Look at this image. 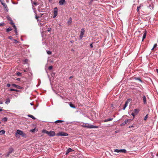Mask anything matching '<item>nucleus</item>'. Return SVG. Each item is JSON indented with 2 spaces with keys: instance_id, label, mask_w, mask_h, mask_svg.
<instances>
[{
  "instance_id": "obj_58",
  "label": "nucleus",
  "mask_w": 158,
  "mask_h": 158,
  "mask_svg": "<svg viewBox=\"0 0 158 158\" xmlns=\"http://www.w3.org/2000/svg\"><path fill=\"white\" fill-rule=\"evenodd\" d=\"M133 127V126H130L129 127V128H131V127Z\"/></svg>"
},
{
  "instance_id": "obj_9",
  "label": "nucleus",
  "mask_w": 158,
  "mask_h": 158,
  "mask_svg": "<svg viewBox=\"0 0 158 158\" xmlns=\"http://www.w3.org/2000/svg\"><path fill=\"white\" fill-rule=\"evenodd\" d=\"M130 102V100H128L127 101H126L125 103V104L124 106V107L123 108V110H125L127 106L128 105V103L129 102Z\"/></svg>"
},
{
  "instance_id": "obj_3",
  "label": "nucleus",
  "mask_w": 158,
  "mask_h": 158,
  "mask_svg": "<svg viewBox=\"0 0 158 158\" xmlns=\"http://www.w3.org/2000/svg\"><path fill=\"white\" fill-rule=\"evenodd\" d=\"M68 134L67 133L64 132H60L56 134V135L57 136H67Z\"/></svg>"
},
{
  "instance_id": "obj_62",
  "label": "nucleus",
  "mask_w": 158,
  "mask_h": 158,
  "mask_svg": "<svg viewBox=\"0 0 158 158\" xmlns=\"http://www.w3.org/2000/svg\"><path fill=\"white\" fill-rule=\"evenodd\" d=\"M2 111V109H0V112Z\"/></svg>"
},
{
  "instance_id": "obj_16",
  "label": "nucleus",
  "mask_w": 158,
  "mask_h": 158,
  "mask_svg": "<svg viewBox=\"0 0 158 158\" xmlns=\"http://www.w3.org/2000/svg\"><path fill=\"white\" fill-rule=\"evenodd\" d=\"M126 152H127V151L125 149H124L120 150V152H123V153H126Z\"/></svg>"
},
{
  "instance_id": "obj_55",
  "label": "nucleus",
  "mask_w": 158,
  "mask_h": 158,
  "mask_svg": "<svg viewBox=\"0 0 158 158\" xmlns=\"http://www.w3.org/2000/svg\"><path fill=\"white\" fill-rule=\"evenodd\" d=\"M136 79L139 80V81L140 82H142V81H141V79H139V78H137Z\"/></svg>"
},
{
  "instance_id": "obj_48",
  "label": "nucleus",
  "mask_w": 158,
  "mask_h": 158,
  "mask_svg": "<svg viewBox=\"0 0 158 158\" xmlns=\"http://www.w3.org/2000/svg\"><path fill=\"white\" fill-rule=\"evenodd\" d=\"M39 18V17L38 16H37V15H35V18L36 19H38Z\"/></svg>"
},
{
  "instance_id": "obj_28",
  "label": "nucleus",
  "mask_w": 158,
  "mask_h": 158,
  "mask_svg": "<svg viewBox=\"0 0 158 158\" xmlns=\"http://www.w3.org/2000/svg\"><path fill=\"white\" fill-rule=\"evenodd\" d=\"M114 152H117V153H118L120 152V150L116 149L114 150Z\"/></svg>"
},
{
  "instance_id": "obj_63",
  "label": "nucleus",
  "mask_w": 158,
  "mask_h": 158,
  "mask_svg": "<svg viewBox=\"0 0 158 158\" xmlns=\"http://www.w3.org/2000/svg\"><path fill=\"white\" fill-rule=\"evenodd\" d=\"M151 6H149V7H151Z\"/></svg>"
},
{
  "instance_id": "obj_60",
  "label": "nucleus",
  "mask_w": 158,
  "mask_h": 158,
  "mask_svg": "<svg viewBox=\"0 0 158 158\" xmlns=\"http://www.w3.org/2000/svg\"><path fill=\"white\" fill-rule=\"evenodd\" d=\"M154 48H153V47L152 48V50H153V49H154Z\"/></svg>"
},
{
  "instance_id": "obj_39",
  "label": "nucleus",
  "mask_w": 158,
  "mask_h": 158,
  "mask_svg": "<svg viewBox=\"0 0 158 158\" xmlns=\"http://www.w3.org/2000/svg\"><path fill=\"white\" fill-rule=\"evenodd\" d=\"M17 75H18V76H21L22 74L21 73H19V72H18V73H17Z\"/></svg>"
},
{
  "instance_id": "obj_43",
  "label": "nucleus",
  "mask_w": 158,
  "mask_h": 158,
  "mask_svg": "<svg viewBox=\"0 0 158 158\" xmlns=\"http://www.w3.org/2000/svg\"><path fill=\"white\" fill-rule=\"evenodd\" d=\"M140 9V7H137V12H138L139 11V10Z\"/></svg>"
},
{
  "instance_id": "obj_51",
  "label": "nucleus",
  "mask_w": 158,
  "mask_h": 158,
  "mask_svg": "<svg viewBox=\"0 0 158 158\" xmlns=\"http://www.w3.org/2000/svg\"><path fill=\"white\" fill-rule=\"evenodd\" d=\"M7 87H10V84H7Z\"/></svg>"
},
{
  "instance_id": "obj_49",
  "label": "nucleus",
  "mask_w": 158,
  "mask_h": 158,
  "mask_svg": "<svg viewBox=\"0 0 158 158\" xmlns=\"http://www.w3.org/2000/svg\"><path fill=\"white\" fill-rule=\"evenodd\" d=\"M4 0H0V2L1 3H2V4L4 3Z\"/></svg>"
},
{
  "instance_id": "obj_23",
  "label": "nucleus",
  "mask_w": 158,
  "mask_h": 158,
  "mask_svg": "<svg viewBox=\"0 0 158 158\" xmlns=\"http://www.w3.org/2000/svg\"><path fill=\"white\" fill-rule=\"evenodd\" d=\"M12 30V29L11 27H8L6 30V32H9L10 31Z\"/></svg>"
},
{
  "instance_id": "obj_50",
  "label": "nucleus",
  "mask_w": 158,
  "mask_h": 158,
  "mask_svg": "<svg viewBox=\"0 0 158 158\" xmlns=\"http://www.w3.org/2000/svg\"><path fill=\"white\" fill-rule=\"evenodd\" d=\"M90 48H92L93 47V46L92 44H90Z\"/></svg>"
},
{
  "instance_id": "obj_24",
  "label": "nucleus",
  "mask_w": 158,
  "mask_h": 158,
  "mask_svg": "<svg viewBox=\"0 0 158 158\" xmlns=\"http://www.w3.org/2000/svg\"><path fill=\"white\" fill-rule=\"evenodd\" d=\"M72 18L70 17L69 19L68 23H69L71 24L72 23Z\"/></svg>"
},
{
  "instance_id": "obj_35",
  "label": "nucleus",
  "mask_w": 158,
  "mask_h": 158,
  "mask_svg": "<svg viewBox=\"0 0 158 158\" xmlns=\"http://www.w3.org/2000/svg\"><path fill=\"white\" fill-rule=\"evenodd\" d=\"M52 66H49L48 67V69L50 70H51L52 69Z\"/></svg>"
},
{
  "instance_id": "obj_10",
  "label": "nucleus",
  "mask_w": 158,
  "mask_h": 158,
  "mask_svg": "<svg viewBox=\"0 0 158 158\" xmlns=\"http://www.w3.org/2000/svg\"><path fill=\"white\" fill-rule=\"evenodd\" d=\"M66 3V2L65 0H60L59 3L60 5H62Z\"/></svg>"
},
{
  "instance_id": "obj_37",
  "label": "nucleus",
  "mask_w": 158,
  "mask_h": 158,
  "mask_svg": "<svg viewBox=\"0 0 158 158\" xmlns=\"http://www.w3.org/2000/svg\"><path fill=\"white\" fill-rule=\"evenodd\" d=\"M51 28L50 27H49L48 29V31L49 32H50V31H51Z\"/></svg>"
},
{
  "instance_id": "obj_56",
  "label": "nucleus",
  "mask_w": 158,
  "mask_h": 158,
  "mask_svg": "<svg viewBox=\"0 0 158 158\" xmlns=\"http://www.w3.org/2000/svg\"><path fill=\"white\" fill-rule=\"evenodd\" d=\"M30 104H31V105H32V106L33 105V103L32 102H31L30 103Z\"/></svg>"
},
{
  "instance_id": "obj_40",
  "label": "nucleus",
  "mask_w": 158,
  "mask_h": 158,
  "mask_svg": "<svg viewBox=\"0 0 158 158\" xmlns=\"http://www.w3.org/2000/svg\"><path fill=\"white\" fill-rule=\"evenodd\" d=\"M135 137H133V138H132V139H131V141L132 142H135V140L134 141H133V139H134H134H135Z\"/></svg>"
},
{
  "instance_id": "obj_42",
  "label": "nucleus",
  "mask_w": 158,
  "mask_h": 158,
  "mask_svg": "<svg viewBox=\"0 0 158 158\" xmlns=\"http://www.w3.org/2000/svg\"><path fill=\"white\" fill-rule=\"evenodd\" d=\"M136 115L135 114L134 112H132L131 114V115H132L133 116H135V115Z\"/></svg>"
},
{
  "instance_id": "obj_5",
  "label": "nucleus",
  "mask_w": 158,
  "mask_h": 158,
  "mask_svg": "<svg viewBox=\"0 0 158 158\" xmlns=\"http://www.w3.org/2000/svg\"><path fill=\"white\" fill-rule=\"evenodd\" d=\"M47 134L50 136H53L56 135L55 132L53 131L47 132Z\"/></svg>"
},
{
  "instance_id": "obj_18",
  "label": "nucleus",
  "mask_w": 158,
  "mask_h": 158,
  "mask_svg": "<svg viewBox=\"0 0 158 158\" xmlns=\"http://www.w3.org/2000/svg\"><path fill=\"white\" fill-rule=\"evenodd\" d=\"M69 105L71 107L73 108H75V106L74 105H73L70 102Z\"/></svg>"
},
{
  "instance_id": "obj_57",
  "label": "nucleus",
  "mask_w": 158,
  "mask_h": 158,
  "mask_svg": "<svg viewBox=\"0 0 158 158\" xmlns=\"http://www.w3.org/2000/svg\"><path fill=\"white\" fill-rule=\"evenodd\" d=\"M73 76H71L69 77V79H71L72 78H73Z\"/></svg>"
},
{
  "instance_id": "obj_27",
  "label": "nucleus",
  "mask_w": 158,
  "mask_h": 158,
  "mask_svg": "<svg viewBox=\"0 0 158 158\" xmlns=\"http://www.w3.org/2000/svg\"><path fill=\"white\" fill-rule=\"evenodd\" d=\"M68 151H69V152H70L72 151H74L73 150H72V149L70 148H69V149H68Z\"/></svg>"
},
{
  "instance_id": "obj_20",
  "label": "nucleus",
  "mask_w": 158,
  "mask_h": 158,
  "mask_svg": "<svg viewBox=\"0 0 158 158\" xmlns=\"http://www.w3.org/2000/svg\"><path fill=\"white\" fill-rule=\"evenodd\" d=\"M13 27L15 29V31L16 34H17V31L16 28V27L15 26V25H14Z\"/></svg>"
},
{
  "instance_id": "obj_33",
  "label": "nucleus",
  "mask_w": 158,
  "mask_h": 158,
  "mask_svg": "<svg viewBox=\"0 0 158 158\" xmlns=\"http://www.w3.org/2000/svg\"><path fill=\"white\" fill-rule=\"evenodd\" d=\"M5 25L4 23H0V27H3Z\"/></svg>"
},
{
  "instance_id": "obj_17",
  "label": "nucleus",
  "mask_w": 158,
  "mask_h": 158,
  "mask_svg": "<svg viewBox=\"0 0 158 158\" xmlns=\"http://www.w3.org/2000/svg\"><path fill=\"white\" fill-rule=\"evenodd\" d=\"M64 122V121L63 120H58L56 121L55 122V123H62V122Z\"/></svg>"
},
{
  "instance_id": "obj_26",
  "label": "nucleus",
  "mask_w": 158,
  "mask_h": 158,
  "mask_svg": "<svg viewBox=\"0 0 158 158\" xmlns=\"http://www.w3.org/2000/svg\"><path fill=\"white\" fill-rule=\"evenodd\" d=\"M10 91H18V90H17V89H10Z\"/></svg>"
},
{
  "instance_id": "obj_53",
  "label": "nucleus",
  "mask_w": 158,
  "mask_h": 158,
  "mask_svg": "<svg viewBox=\"0 0 158 158\" xmlns=\"http://www.w3.org/2000/svg\"><path fill=\"white\" fill-rule=\"evenodd\" d=\"M28 61V60L27 59H25V60H24V61L26 62H27V61Z\"/></svg>"
},
{
  "instance_id": "obj_12",
  "label": "nucleus",
  "mask_w": 158,
  "mask_h": 158,
  "mask_svg": "<svg viewBox=\"0 0 158 158\" xmlns=\"http://www.w3.org/2000/svg\"><path fill=\"white\" fill-rule=\"evenodd\" d=\"M146 34H147L146 31H145L144 32V33L143 35V38H142V41H143V40L146 38Z\"/></svg>"
},
{
  "instance_id": "obj_7",
  "label": "nucleus",
  "mask_w": 158,
  "mask_h": 158,
  "mask_svg": "<svg viewBox=\"0 0 158 158\" xmlns=\"http://www.w3.org/2000/svg\"><path fill=\"white\" fill-rule=\"evenodd\" d=\"M131 121V120L130 119H127V120H126L124 121V122L121 124L120 125L121 126H123L126 124L129 123Z\"/></svg>"
},
{
  "instance_id": "obj_13",
  "label": "nucleus",
  "mask_w": 158,
  "mask_h": 158,
  "mask_svg": "<svg viewBox=\"0 0 158 158\" xmlns=\"http://www.w3.org/2000/svg\"><path fill=\"white\" fill-rule=\"evenodd\" d=\"M143 102L144 104H146V98L145 96L143 95Z\"/></svg>"
},
{
  "instance_id": "obj_14",
  "label": "nucleus",
  "mask_w": 158,
  "mask_h": 158,
  "mask_svg": "<svg viewBox=\"0 0 158 158\" xmlns=\"http://www.w3.org/2000/svg\"><path fill=\"white\" fill-rule=\"evenodd\" d=\"M133 112L136 115L139 112V110L136 109H135L134 110Z\"/></svg>"
},
{
  "instance_id": "obj_31",
  "label": "nucleus",
  "mask_w": 158,
  "mask_h": 158,
  "mask_svg": "<svg viewBox=\"0 0 158 158\" xmlns=\"http://www.w3.org/2000/svg\"><path fill=\"white\" fill-rule=\"evenodd\" d=\"M148 114H147L145 117H144V120H146L147 118H148Z\"/></svg>"
},
{
  "instance_id": "obj_41",
  "label": "nucleus",
  "mask_w": 158,
  "mask_h": 158,
  "mask_svg": "<svg viewBox=\"0 0 158 158\" xmlns=\"http://www.w3.org/2000/svg\"><path fill=\"white\" fill-rule=\"evenodd\" d=\"M11 22L10 23V24L13 25V27L14 25H15L14 23L12 22V21H11Z\"/></svg>"
},
{
  "instance_id": "obj_21",
  "label": "nucleus",
  "mask_w": 158,
  "mask_h": 158,
  "mask_svg": "<svg viewBox=\"0 0 158 158\" xmlns=\"http://www.w3.org/2000/svg\"><path fill=\"white\" fill-rule=\"evenodd\" d=\"M5 131L4 130H1L0 131V134L2 135L5 133Z\"/></svg>"
},
{
  "instance_id": "obj_36",
  "label": "nucleus",
  "mask_w": 158,
  "mask_h": 158,
  "mask_svg": "<svg viewBox=\"0 0 158 158\" xmlns=\"http://www.w3.org/2000/svg\"><path fill=\"white\" fill-rule=\"evenodd\" d=\"M14 41V43H18L19 42L17 40H13Z\"/></svg>"
},
{
  "instance_id": "obj_32",
  "label": "nucleus",
  "mask_w": 158,
  "mask_h": 158,
  "mask_svg": "<svg viewBox=\"0 0 158 158\" xmlns=\"http://www.w3.org/2000/svg\"><path fill=\"white\" fill-rule=\"evenodd\" d=\"M35 131V129H34L30 130V131L31 132L33 133Z\"/></svg>"
},
{
  "instance_id": "obj_44",
  "label": "nucleus",
  "mask_w": 158,
  "mask_h": 158,
  "mask_svg": "<svg viewBox=\"0 0 158 158\" xmlns=\"http://www.w3.org/2000/svg\"><path fill=\"white\" fill-rule=\"evenodd\" d=\"M157 46V44H154V46H153V48H156Z\"/></svg>"
},
{
  "instance_id": "obj_1",
  "label": "nucleus",
  "mask_w": 158,
  "mask_h": 158,
  "mask_svg": "<svg viewBox=\"0 0 158 158\" xmlns=\"http://www.w3.org/2000/svg\"><path fill=\"white\" fill-rule=\"evenodd\" d=\"M81 125L83 127H86L88 128H98V127L97 126H94L92 125H90L88 123H83L82 125Z\"/></svg>"
},
{
  "instance_id": "obj_61",
  "label": "nucleus",
  "mask_w": 158,
  "mask_h": 158,
  "mask_svg": "<svg viewBox=\"0 0 158 158\" xmlns=\"http://www.w3.org/2000/svg\"><path fill=\"white\" fill-rule=\"evenodd\" d=\"M19 79H19V78H18V79H17V80H19Z\"/></svg>"
},
{
  "instance_id": "obj_59",
  "label": "nucleus",
  "mask_w": 158,
  "mask_h": 158,
  "mask_svg": "<svg viewBox=\"0 0 158 158\" xmlns=\"http://www.w3.org/2000/svg\"><path fill=\"white\" fill-rule=\"evenodd\" d=\"M49 1L50 2H51L52 1V0H49Z\"/></svg>"
},
{
  "instance_id": "obj_19",
  "label": "nucleus",
  "mask_w": 158,
  "mask_h": 158,
  "mask_svg": "<svg viewBox=\"0 0 158 158\" xmlns=\"http://www.w3.org/2000/svg\"><path fill=\"white\" fill-rule=\"evenodd\" d=\"M28 116L29 117H30V118H32V119H33L34 120H35L36 119V118L34 116H33L32 115H31V114H29L28 115Z\"/></svg>"
},
{
  "instance_id": "obj_47",
  "label": "nucleus",
  "mask_w": 158,
  "mask_h": 158,
  "mask_svg": "<svg viewBox=\"0 0 158 158\" xmlns=\"http://www.w3.org/2000/svg\"><path fill=\"white\" fill-rule=\"evenodd\" d=\"M8 38L9 39H10V40L12 39V38H13L12 37V36H9V37H8Z\"/></svg>"
},
{
  "instance_id": "obj_52",
  "label": "nucleus",
  "mask_w": 158,
  "mask_h": 158,
  "mask_svg": "<svg viewBox=\"0 0 158 158\" xmlns=\"http://www.w3.org/2000/svg\"><path fill=\"white\" fill-rule=\"evenodd\" d=\"M69 152V151H68V150H67L66 153V155H67L68 154Z\"/></svg>"
},
{
  "instance_id": "obj_11",
  "label": "nucleus",
  "mask_w": 158,
  "mask_h": 158,
  "mask_svg": "<svg viewBox=\"0 0 158 158\" xmlns=\"http://www.w3.org/2000/svg\"><path fill=\"white\" fill-rule=\"evenodd\" d=\"M2 4L3 5V6L5 8V10H6L7 11H8V7L7 6L5 3H3Z\"/></svg>"
},
{
  "instance_id": "obj_15",
  "label": "nucleus",
  "mask_w": 158,
  "mask_h": 158,
  "mask_svg": "<svg viewBox=\"0 0 158 158\" xmlns=\"http://www.w3.org/2000/svg\"><path fill=\"white\" fill-rule=\"evenodd\" d=\"M113 118H108V119H106L104 121L105 122H108V121H112L113 120Z\"/></svg>"
},
{
  "instance_id": "obj_64",
  "label": "nucleus",
  "mask_w": 158,
  "mask_h": 158,
  "mask_svg": "<svg viewBox=\"0 0 158 158\" xmlns=\"http://www.w3.org/2000/svg\"><path fill=\"white\" fill-rule=\"evenodd\" d=\"M1 155V154H0V156Z\"/></svg>"
},
{
  "instance_id": "obj_54",
  "label": "nucleus",
  "mask_w": 158,
  "mask_h": 158,
  "mask_svg": "<svg viewBox=\"0 0 158 158\" xmlns=\"http://www.w3.org/2000/svg\"><path fill=\"white\" fill-rule=\"evenodd\" d=\"M33 3L35 5H37V4L36 2H34Z\"/></svg>"
},
{
  "instance_id": "obj_25",
  "label": "nucleus",
  "mask_w": 158,
  "mask_h": 158,
  "mask_svg": "<svg viewBox=\"0 0 158 158\" xmlns=\"http://www.w3.org/2000/svg\"><path fill=\"white\" fill-rule=\"evenodd\" d=\"M7 120V118L6 117H4L2 119V121L4 122L6 121Z\"/></svg>"
},
{
  "instance_id": "obj_2",
  "label": "nucleus",
  "mask_w": 158,
  "mask_h": 158,
  "mask_svg": "<svg viewBox=\"0 0 158 158\" xmlns=\"http://www.w3.org/2000/svg\"><path fill=\"white\" fill-rule=\"evenodd\" d=\"M18 134L20 135H21L23 137L26 136V134L23 133V132L20 130H17L16 134Z\"/></svg>"
},
{
  "instance_id": "obj_34",
  "label": "nucleus",
  "mask_w": 158,
  "mask_h": 158,
  "mask_svg": "<svg viewBox=\"0 0 158 158\" xmlns=\"http://www.w3.org/2000/svg\"><path fill=\"white\" fill-rule=\"evenodd\" d=\"M48 131H47L46 130H43L42 131V132L44 133H45L47 134V132H48Z\"/></svg>"
},
{
  "instance_id": "obj_38",
  "label": "nucleus",
  "mask_w": 158,
  "mask_h": 158,
  "mask_svg": "<svg viewBox=\"0 0 158 158\" xmlns=\"http://www.w3.org/2000/svg\"><path fill=\"white\" fill-rule=\"evenodd\" d=\"M12 85V86H13L14 87H16L17 85H16V84H13Z\"/></svg>"
},
{
  "instance_id": "obj_6",
  "label": "nucleus",
  "mask_w": 158,
  "mask_h": 158,
  "mask_svg": "<svg viewBox=\"0 0 158 158\" xmlns=\"http://www.w3.org/2000/svg\"><path fill=\"white\" fill-rule=\"evenodd\" d=\"M85 30L84 29L82 28L81 30V33L80 35V39H82L83 37V35L84 34Z\"/></svg>"
},
{
  "instance_id": "obj_22",
  "label": "nucleus",
  "mask_w": 158,
  "mask_h": 158,
  "mask_svg": "<svg viewBox=\"0 0 158 158\" xmlns=\"http://www.w3.org/2000/svg\"><path fill=\"white\" fill-rule=\"evenodd\" d=\"M10 100L9 98H8L6 99V101L5 102V103L8 104L10 102Z\"/></svg>"
},
{
  "instance_id": "obj_30",
  "label": "nucleus",
  "mask_w": 158,
  "mask_h": 158,
  "mask_svg": "<svg viewBox=\"0 0 158 158\" xmlns=\"http://www.w3.org/2000/svg\"><path fill=\"white\" fill-rule=\"evenodd\" d=\"M47 53L48 55H51L52 54V52L50 51H47Z\"/></svg>"
},
{
  "instance_id": "obj_46",
  "label": "nucleus",
  "mask_w": 158,
  "mask_h": 158,
  "mask_svg": "<svg viewBox=\"0 0 158 158\" xmlns=\"http://www.w3.org/2000/svg\"><path fill=\"white\" fill-rule=\"evenodd\" d=\"M143 6V5L141 4L139 5V6H138V7H140V9L141 7Z\"/></svg>"
},
{
  "instance_id": "obj_45",
  "label": "nucleus",
  "mask_w": 158,
  "mask_h": 158,
  "mask_svg": "<svg viewBox=\"0 0 158 158\" xmlns=\"http://www.w3.org/2000/svg\"><path fill=\"white\" fill-rule=\"evenodd\" d=\"M16 88L18 89H20V86L19 85H17Z\"/></svg>"
},
{
  "instance_id": "obj_29",
  "label": "nucleus",
  "mask_w": 158,
  "mask_h": 158,
  "mask_svg": "<svg viewBox=\"0 0 158 158\" xmlns=\"http://www.w3.org/2000/svg\"><path fill=\"white\" fill-rule=\"evenodd\" d=\"M7 19H8L9 20H10V21H12V19H11V18L9 16H7Z\"/></svg>"
},
{
  "instance_id": "obj_8",
  "label": "nucleus",
  "mask_w": 158,
  "mask_h": 158,
  "mask_svg": "<svg viewBox=\"0 0 158 158\" xmlns=\"http://www.w3.org/2000/svg\"><path fill=\"white\" fill-rule=\"evenodd\" d=\"M13 151L14 150L12 148H10L9 151L7 153V154L6 155V156H8L10 154H11V153L13 152Z\"/></svg>"
},
{
  "instance_id": "obj_4",
  "label": "nucleus",
  "mask_w": 158,
  "mask_h": 158,
  "mask_svg": "<svg viewBox=\"0 0 158 158\" xmlns=\"http://www.w3.org/2000/svg\"><path fill=\"white\" fill-rule=\"evenodd\" d=\"M54 15L53 17V18H55L58 14V9L56 7H55L53 9Z\"/></svg>"
}]
</instances>
